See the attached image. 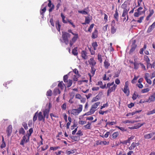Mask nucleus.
Masks as SVG:
<instances>
[{"mask_svg":"<svg viewBox=\"0 0 155 155\" xmlns=\"http://www.w3.org/2000/svg\"><path fill=\"white\" fill-rule=\"evenodd\" d=\"M48 6L50 8L48 11L49 12H51L54 8V5L52 4L51 0H48Z\"/></svg>","mask_w":155,"mask_h":155,"instance_id":"ddd939ff","label":"nucleus"},{"mask_svg":"<svg viewBox=\"0 0 155 155\" xmlns=\"http://www.w3.org/2000/svg\"><path fill=\"white\" fill-rule=\"evenodd\" d=\"M100 99V98H99L98 95L96 96L95 97L93 98V99L92 100V102H94L95 101H97Z\"/></svg>","mask_w":155,"mask_h":155,"instance_id":"58836bf2","label":"nucleus"},{"mask_svg":"<svg viewBox=\"0 0 155 155\" xmlns=\"http://www.w3.org/2000/svg\"><path fill=\"white\" fill-rule=\"evenodd\" d=\"M117 124V122H108L107 123V125H113Z\"/></svg>","mask_w":155,"mask_h":155,"instance_id":"de8ad7c7","label":"nucleus"},{"mask_svg":"<svg viewBox=\"0 0 155 155\" xmlns=\"http://www.w3.org/2000/svg\"><path fill=\"white\" fill-rule=\"evenodd\" d=\"M71 36V35L69 33L66 32H62V38L66 45L69 43L68 38H70Z\"/></svg>","mask_w":155,"mask_h":155,"instance_id":"20e7f679","label":"nucleus"},{"mask_svg":"<svg viewBox=\"0 0 155 155\" xmlns=\"http://www.w3.org/2000/svg\"><path fill=\"white\" fill-rule=\"evenodd\" d=\"M98 31L97 29H95L93 32L91 38H92L95 39L97 37Z\"/></svg>","mask_w":155,"mask_h":155,"instance_id":"6ab92c4d","label":"nucleus"},{"mask_svg":"<svg viewBox=\"0 0 155 155\" xmlns=\"http://www.w3.org/2000/svg\"><path fill=\"white\" fill-rule=\"evenodd\" d=\"M154 109L153 110H152L150 111H149L147 113V115H149L151 114H154Z\"/></svg>","mask_w":155,"mask_h":155,"instance_id":"680f3d73","label":"nucleus"},{"mask_svg":"<svg viewBox=\"0 0 155 155\" xmlns=\"http://www.w3.org/2000/svg\"><path fill=\"white\" fill-rule=\"evenodd\" d=\"M155 134V133L153 132L145 134L144 136V137L146 139H149L151 138Z\"/></svg>","mask_w":155,"mask_h":155,"instance_id":"dca6fc26","label":"nucleus"},{"mask_svg":"<svg viewBox=\"0 0 155 155\" xmlns=\"http://www.w3.org/2000/svg\"><path fill=\"white\" fill-rule=\"evenodd\" d=\"M46 6H45L43 9H41L40 11V13L41 15H42L43 17L44 15V13L45 12L46 10Z\"/></svg>","mask_w":155,"mask_h":155,"instance_id":"cd10ccee","label":"nucleus"},{"mask_svg":"<svg viewBox=\"0 0 155 155\" xmlns=\"http://www.w3.org/2000/svg\"><path fill=\"white\" fill-rule=\"evenodd\" d=\"M76 134L80 137L81 136H82L83 135V134L82 131L81 130H79L76 133Z\"/></svg>","mask_w":155,"mask_h":155,"instance_id":"e2e57ef3","label":"nucleus"},{"mask_svg":"<svg viewBox=\"0 0 155 155\" xmlns=\"http://www.w3.org/2000/svg\"><path fill=\"white\" fill-rule=\"evenodd\" d=\"M33 131V130L32 128H30L29 130V133H27V134H28V136H30L31 134L32 133Z\"/></svg>","mask_w":155,"mask_h":155,"instance_id":"774afa93","label":"nucleus"},{"mask_svg":"<svg viewBox=\"0 0 155 155\" xmlns=\"http://www.w3.org/2000/svg\"><path fill=\"white\" fill-rule=\"evenodd\" d=\"M19 132L20 134H24L25 133V131L23 128L21 127L19 129Z\"/></svg>","mask_w":155,"mask_h":155,"instance_id":"79ce46f5","label":"nucleus"},{"mask_svg":"<svg viewBox=\"0 0 155 155\" xmlns=\"http://www.w3.org/2000/svg\"><path fill=\"white\" fill-rule=\"evenodd\" d=\"M74 36L71 39L70 41L69 45L70 47H71L73 44L76 41L78 38V35L77 33H75L73 35Z\"/></svg>","mask_w":155,"mask_h":155,"instance_id":"6e6552de","label":"nucleus"},{"mask_svg":"<svg viewBox=\"0 0 155 155\" xmlns=\"http://www.w3.org/2000/svg\"><path fill=\"white\" fill-rule=\"evenodd\" d=\"M98 60L100 61V63L102 62V55L99 54H98Z\"/></svg>","mask_w":155,"mask_h":155,"instance_id":"3c124183","label":"nucleus"},{"mask_svg":"<svg viewBox=\"0 0 155 155\" xmlns=\"http://www.w3.org/2000/svg\"><path fill=\"white\" fill-rule=\"evenodd\" d=\"M127 4L125 3H124L123 4H122L121 6V8L124 9V10H127Z\"/></svg>","mask_w":155,"mask_h":155,"instance_id":"09e8293b","label":"nucleus"},{"mask_svg":"<svg viewBox=\"0 0 155 155\" xmlns=\"http://www.w3.org/2000/svg\"><path fill=\"white\" fill-rule=\"evenodd\" d=\"M66 82L67 83V87H69L71 86L73 81L72 80L69 79L67 82Z\"/></svg>","mask_w":155,"mask_h":155,"instance_id":"f704fd0d","label":"nucleus"},{"mask_svg":"<svg viewBox=\"0 0 155 155\" xmlns=\"http://www.w3.org/2000/svg\"><path fill=\"white\" fill-rule=\"evenodd\" d=\"M12 132V127L11 125H9L7 128L6 129V132L7 136L8 137H9Z\"/></svg>","mask_w":155,"mask_h":155,"instance_id":"4468645a","label":"nucleus"},{"mask_svg":"<svg viewBox=\"0 0 155 155\" xmlns=\"http://www.w3.org/2000/svg\"><path fill=\"white\" fill-rule=\"evenodd\" d=\"M82 105H79L77 109H74L71 110V114L77 116L82 111Z\"/></svg>","mask_w":155,"mask_h":155,"instance_id":"39448f33","label":"nucleus"},{"mask_svg":"<svg viewBox=\"0 0 155 155\" xmlns=\"http://www.w3.org/2000/svg\"><path fill=\"white\" fill-rule=\"evenodd\" d=\"M89 64L91 65V66L94 67L96 64V62L94 60L93 58H91L88 61Z\"/></svg>","mask_w":155,"mask_h":155,"instance_id":"a211bd4d","label":"nucleus"},{"mask_svg":"<svg viewBox=\"0 0 155 155\" xmlns=\"http://www.w3.org/2000/svg\"><path fill=\"white\" fill-rule=\"evenodd\" d=\"M114 18L115 19V20L117 21H118V17L119 15L118 14V12L117 9L115 11V12L114 15Z\"/></svg>","mask_w":155,"mask_h":155,"instance_id":"a878e982","label":"nucleus"},{"mask_svg":"<svg viewBox=\"0 0 155 155\" xmlns=\"http://www.w3.org/2000/svg\"><path fill=\"white\" fill-rule=\"evenodd\" d=\"M137 121H134V120H126L125 121H123V123L124 124H126L127 123H132L133 124L135 122H137Z\"/></svg>","mask_w":155,"mask_h":155,"instance_id":"7c9ffc66","label":"nucleus"},{"mask_svg":"<svg viewBox=\"0 0 155 155\" xmlns=\"http://www.w3.org/2000/svg\"><path fill=\"white\" fill-rule=\"evenodd\" d=\"M90 20L89 18H86L85 19V21L84 23H83L84 24H89L90 23Z\"/></svg>","mask_w":155,"mask_h":155,"instance_id":"8fccbe9b","label":"nucleus"},{"mask_svg":"<svg viewBox=\"0 0 155 155\" xmlns=\"http://www.w3.org/2000/svg\"><path fill=\"white\" fill-rule=\"evenodd\" d=\"M65 84L63 83V81L60 82L58 84V87H60L61 90H63Z\"/></svg>","mask_w":155,"mask_h":155,"instance_id":"bb28decb","label":"nucleus"},{"mask_svg":"<svg viewBox=\"0 0 155 155\" xmlns=\"http://www.w3.org/2000/svg\"><path fill=\"white\" fill-rule=\"evenodd\" d=\"M51 105L50 103H49L48 105L47 104L46 105L45 108L43 110V115L46 119H48L49 117V114L50 111Z\"/></svg>","mask_w":155,"mask_h":155,"instance_id":"7ed1b4c3","label":"nucleus"},{"mask_svg":"<svg viewBox=\"0 0 155 155\" xmlns=\"http://www.w3.org/2000/svg\"><path fill=\"white\" fill-rule=\"evenodd\" d=\"M77 47H75L72 50V54L75 56L77 55L78 54V52H77Z\"/></svg>","mask_w":155,"mask_h":155,"instance_id":"c85d7f7f","label":"nucleus"},{"mask_svg":"<svg viewBox=\"0 0 155 155\" xmlns=\"http://www.w3.org/2000/svg\"><path fill=\"white\" fill-rule=\"evenodd\" d=\"M149 11L150 13L148 15H150L151 17L154 13V10L153 9H150Z\"/></svg>","mask_w":155,"mask_h":155,"instance_id":"338daca9","label":"nucleus"},{"mask_svg":"<svg viewBox=\"0 0 155 155\" xmlns=\"http://www.w3.org/2000/svg\"><path fill=\"white\" fill-rule=\"evenodd\" d=\"M75 153L74 150H71L70 151L66 150L65 152L66 154L67 155H69L71 154L74 153Z\"/></svg>","mask_w":155,"mask_h":155,"instance_id":"e433bc0d","label":"nucleus"},{"mask_svg":"<svg viewBox=\"0 0 155 155\" xmlns=\"http://www.w3.org/2000/svg\"><path fill=\"white\" fill-rule=\"evenodd\" d=\"M100 102H97L95 103L94 104L92 105L90 110L93 113L96 110V109L100 104Z\"/></svg>","mask_w":155,"mask_h":155,"instance_id":"9d476101","label":"nucleus"},{"mask_svg":"<svg viewBox=\"0 0 155 155\" xmlns=\"http://www.w3.org/2000/svg\"><path fill=\"white\" fill-rule=\"evenodd\" d=\"M87 53L85 51H81V57L84 59H87Z\"/></svg>","mask_w":155,"mask_h":155,"instance_id":"4be33fe9","label":"nucleus"},{"mask_svg":"<svg viewBox=\"0 0 155 155\" xmlns=\"http://www.w3.org/2000/svg\"><path fill=\"white\" fill-rule=\"evenodd\" d=\"M129 10V9L128 10H123V14L122 15V17H125V16L127 15V18L126 21H127L128 20V17L127 15V13Z\"/></svg>","mask_w":155,"mask_h":155,"instance_id":"412c9836","label":"nucleus"},{"mask_svg":"<svg viewBox=\"0 0 155 155\" xmlns=\"http://www.w3.org/2000/svg\"><path fill=\"white\" fill-rule=\"evenodd\" d=\"M91 72L92 74V76L91 75V74H88V75L90 77V81H91V78L92 76H93L94 74L95 71H96V69L94 68V67L93 66H91Z\"/></svg>","mask_w":155,"mask_h":155,"instance_id":"f3484780","label":"nucleus"},{"mask_svg":"<svg viewBox=\"0 0 155 155\" xmlns=\"http://www.w3.org/2000/svg\"><path fill=\"white\" fill-rule=\"evenodd\" d=\"M61 93V91L58 88H55L53 91V94L54 96H56L58 94H60Z\"/></svg>","mask_w":155,"mask_h":155,"instance_id":"b1692460","label":"nucleus"},{"mask_svg":"<svg viewBox=\"0 0 155 155\" xmlns=\"http://www.w3.org/2000/svg\"><path fill=\"white\" fill-rule=\"evenodd\" d=\"M49 146L48 145L46 144L44 147H41V150L44 151L48 148Z\"/></svg>","mask_w":155,"mask_h":155,"instance_id":"49530a36","label":"nucleus"},{"mask_svg":"<svg viewBox=\"0 0 155 155\" xmlns=\"http://www.w3.org/2000/svg\"><path fill=\"white\" fill-rule=\"evenodd\" d=\"M119 134L118 132L114 133L112 135V138L113 139L116 138L119 135Z\"/></svg>","mask_w":155,"mask_h":155,"instance_id":"c9c22d12","label":"nucleus"},{"mask_svg":"<svg viewBox=\"0 0 155 155\" xmlns=\"http://www.w3.org/2000/svg\"><path fill=\"white\" fill-rule=\"evenodd\" d=\"M94 113L90 110V111L87 113H86L84 114L83 115V116H88L90 115H91L92 114H93Z\"/></svg>","mask_w":155,"mask_h":155,"instance_id":"5fc2aeb1","label":"nucleus"},{"mask_svg":"<svg viewBox=\"0 0 155 155\" xmlns=\"http://www.w3.org/2000/svg\"><path fill=\"white\" fill-rule=\"evenodd\" d=\"M143 9V8L141 7H139L136 10V12H135L134 14V16L135 17H138L140 15L142 14H144L146 10H143L141 11V10Z\"/></svg>","mask_w":155,"mask_h":155,"instance_id":"0eeeda50","label":"nucleus"},{"mask_svg":"<svg viewBox=\"0 0 155 155\" xmlns=\"http://www.w3.org/2000/svg\"><path fill=\"white\" fill-rule=\"evenodd\" d=\"M110 66V63L107 59L105 60L104 62V66L106 69H108Z\"/></svg>","mask_w":155,"mask_h":155,"instance_id":"aec40b11","label":"nucleus"},{"mask_svg":"<svg viewBox=\"0 0 155 155\" xmlns=\"http://www.w3.org/2000/svg\"><path fill=\"white\" fill-rule=\"evenodd\" d=\"M61 17L62 18V21L64 23H66L67 22L65 20V16L63 15L62 13H61Z\"/></svg>","mask_w":155,"mask_h":155,"instance_id":"c03bdc74","label":"nucleus"},{"mask_svg":"<svg viewBox=\"0 0 155 155\" xmlns=\"http://www.w3.org/2000/svg\"><path fill=\"white\" fill-rule=\"evenodd\" d=\"M52 94V91L51 90H49L47 92L46 95L48 96H51Z\"/></svg>","mask_w":155,"mask_h":155,"instance_id":"a19ab883","label":"nucleus"},{"mask_svg":"<svg viewBox=\"0 0 155 155\" xmlns=\"http://www.w3.org/2000/svg\"><path fill=\"white\" fill-rule=\"evenodd\" d=\"M136 147L135 145V143L133 142L132 143L130 147L129 148V150H133L134 148Z\"/></svg>","mask_w":155,"mask_h":155,"instance_id":"ea45409f","label":"nucleus"},{"mask_svg":"<svg viewBox=\"0 0 155 155\" xmlns=\"http://www.w3.org/2000/svg\"><path fill=\"white\" fill-rule=\"evenodd\" d=\"M67 104L64 103L61 106V107L63 110H65L66 109Z\"/></svg>","mask_w":155,"mask_h":155,"instance_id":"603ef678","label":"nucleus"},{"mask_svg":"<svg viewBox=\"0 0 155 155\" xmlns=\"http://www.w3.org/2000/svg\"><path fill=\"white\" fill-rule=\"evenodd\" d=\"M150 90V89L149 88H147L146 89H142L141 90V92L143 93H147L149 92Z\"/></svg>","mask_w":155,"mask_h":155,"instance_id":"a18cd8bd","label":"nucleus"},{"mask_svg":"<svg viewBox=\"0 0 155 155\" xmlns=\"http://www.w3.org/2000/svg\"><path fill=\"white\" fill-rule=\"evenodd\" d=\"M155 100V92H154L149 97V98L146 101L147 102L150 103L153 102Z\"/></svg>","mask_w":155,"mask_h":155,"instance_id":"f8f14e48","label":"nucleus"},{"mask_svg":"<svg viewBox=\"0 0 155 155\" xmlns=\"http://www.w3.org/2000/svg\"><path fill=\"white\" fill-rule=\"evenodd\" d=\"M94 24H91L90 26L88 28V31L91 32L92 31V29L94 26Z\"/></svg>","mask_w":155,"mask_h":155,"instance_id":"37998d69","label":"nucleus"},{"mask_svg":"<svg viewBox=\"0 0 155 155\" xmlns=\"http://www.w3.org/2000/svg\"><path fill=\"white\" fill-rule=\"evenodd\" d=\"M147 45L146 44H144L143 46V47L141 48L139 51V53L141 54H143V51L146 48H147Z\"/></svg>","mask_w":155,"mask_h":155,"instance_id":"c756f323","label":"nucleus"},{"mask_svg":"<svg viewBox=\"0 0 155 155\" xmlns=\"http://www.w3.org/2000/svg\"><path fill=\"white\" fill-rule=\"evenodd\" d=\"M123 91L125 94H127V95L128 96L129 94V87H124Z\"/></svg>","mask_w":155,"mask_h":155,"instance_id":"393cba45","label":"nucleus"},{"mask_svg":"<svg viewBox=\"0 0 155 155\" xmlns=\"http://www.w3.org/2000/svg\"><path fill=\"white\" fill-rule=\"evenodd\" d=\"M30 137L28 134H26L24 136L21 140L20 143V144L22 145L23 147H24V143H27L29 142Z\"/></svg>","mask_w":155,"mask_h":155,"instance_id":"423d86ee","label":"nucleus"},{"mask_svg":"<svg viewBox=\"0 0 155 155\" xmlns=\"http://www.w3.org/2000/svg\"><path fill=\"white\" fill-rule=\"evenodd\" d=\"M136 42V40H134L131 46V48L129 51V53L131 54L135 50L137 45L135 44Z\"/></svg>","mask_w":155,"mask_h":155,"instance_id":"9b49d317","label":"nucleus"},{"mask_svg":"<svg viewBox=\"0 0 155 155\" xmlns=\"http://www.w3.org/2000/svg\"><path fill=\"white\" fill-rule=\"evenodd\" d=\"M117 86V85L114 84V81L111 83H107L106 88H108V89L107 91V96H109L111 93L114 91Z\"/></svg>","mask_w":155,"mask_h":155,"instance_id":"f257e3e1","label":"nucleus"},{"mask_svg":"<svg viewBox=\"0 0 155 155\" xmlns=\"http://www.w3.org/2000/svg\"><path fill=\"white\" fill-rule=\"evenodd\" d=\"M56 26L57 28V30L59 31H60V28L61 26V25H60L59 24V21H57L56 22Z\"/></svg>","mask_w":155,"mask_h":155,"instance_id":"72a5a7b5","label":"nucleus"},{"mask_svg":"<svg viewBox=\"0 0 155 155\" xmlns=\"http://www.w3.org/2000/svg\"><path fill=\"white\" fill-rule=\"evenodd\" d=\"M92 46L93 47L94 49V50H96L97 47L98 46L97 42L96 41H95L92 43Z\"/></svg>","mask_w":155,"mask_h":155,"instance_id":"473e14b6","label":"nucleus"},{"mask_svg":"<svg viewBox=\"0 0 155 155\" xmlns=\"http://www.w3.org/2000/svg\"><path fill=\"white\" fill-rule=\"evenodd\" d=\"M116 127L118 128L122 131H127V130L125 129V128L123 127H120L118 126H116Z\"/></svg>","mask_w":155,"mask_h":155,"instance_id":"6e6d98bb","label":"nucleus"},{"mask_svg":"<svg viewBox=\"0 0 155 155\" xmlns=\"http://www.w3.org/2000/svg\"><path fill=\"white\" fill-rule=\"evenodd\" d=\"M143 0H137V5L135 7V8L138 7H140V6L141 3L142 2Z\"/></svg>","mask_w":155,"mask_h":155,"instance_id":"864d4df0","label":"nucleus"},{"mask_svg":"<svg viewBox=\"0 0 155 155\" xmlns=\"http://www.w3.org/2000/svg\"><path fill=\"white\" fill-rule=\"evenodd\" d=\"M144 18V16H141L140 17L139 19L137 21V22L138 23H141L142 21L143 20V19Z\"/></svg>","mask_w":155,"mask_h":155,"instance_id":"13d9d810","label":"nucleus"},{"mask_svg":"<svg viewBox=\"0 0 155 155\" xmlns=\"http://www.w3.org/2000/svg\"><path fill=\"white\" fill-rule=\"evenodd\" d=\"M111 32L112 34H114L115 33L117 30V27L116 26V24L114 20L112 21L111 24Z\"/></svg>","mask_w":155,"mask_h":155,"instance_id":"1a4fd4ad","label":"nucleus"},{"mask_svg":"<svg viewBox=\"0 0 155 155\" xmlns=\"http://www.w3.org/2000/svg\"><path fill=\"white\" fill-rule=\"evenodd\" d=\"M68 78V76L67 75H64L63 77V81L64 82H67Z\"/></svg>","mask_w":155,"mask_h":155,"instance_id":"4d7b16f0","label":"nucleus"},{"mask_svg":"<svg viewBox=\"0 0 155 155\" xmlns=\"http://www.w3.org/2000/svg\"><path fill=\"white\" fill-rule=\"evenodd\" d=\"M71 139L75 141H78L80 139L79 136H73L71 137Z\"/></svg>","mask_w":155,"mask_h":155,"instance_id":"2f4dec72","label":"nucleus"},{"mask_svg":"<svg viewBox=\"0 0 155 155\" xmlns=\"http://www.w3.org/2000/svg\"><path fill=\"white\" fill-rule=\"evenodd\" d=\"M109 143V142H107L105 141H99L97 140L96 142V145H108Z\"/></svg>","mask_w":155,"mask_h":155,"instance_id":"2eb2a0df","label":"nucleus"},{"mask_svg":"<svg viewBox=\"0 0 155 155\" xmlns=\"http://www.w3.org/2000/svg\"><path fill=\"white\" fill-rule=\"evenodd\" d=\"M145 124V123H139L137 124L136 125L137 126V127L138 129L143 126L144 124Z\"/></svg>","mask_w":155,"mask_h":155,"instance_id":"69168bd1","label":"nucleus"},{"mask_svg":"<svg viewBox=\"0 0 155 155\" xmlns=\"http://www.w3.org/2000/svg\"><path fill=\"white\" fill-rule=\"evenodd\" d=\"M144 60L146 62H150V59L147 56H144Z\"/></svg>","mask_w":155,"mask_h":155,"instance_id":"052dcab7","label":"nucleus"},{"mask_svg":"<svg viewBox=\"0 0 155 155\" xmlns=\"http://www.w3.org/2000/svg\"><path fill=\"white\" fill-rule=\"evenodd\" d=\"M131 63H133L134 65V68L135 70H137L139 67V66L140 65V63H138L137 62H131Z\"/></svg>","mask_w":155,"mask_h":155,"instance_id":"5701e85b","label":"nucleus"},{"mask_svg":"<svg viewBox=\"0 0 155 155\" xmlns=\"http://www.w3.org/2000/svg\"><path fill=\"white\" fill-rule=\"evenodd\" d=\"M60 147L59 146L56 147H51L49 149V151L51 150H53L54 151L56 150H57L60 149Z\"/></svg>","mask_w":155,"mask_h":155,"instance_id":"4c0bfd02","label":"nucleus"},{"mask_svg":"<svg viewBox=\"0 0 155 155\" xmlns=\"http://www.w3.org/2000/svg\"><path fill=\"white\" fill-rule=\"evenodd\" d=\"M138 78V77H136L135 76H134V77L133 78V79L132 80L131 82L133 84H134L135 83V81H136Z\"/></svg>","mask_w":155,"mask_h":155,"instance_id":"0e129e2a","label":"nucleus"},{"mask_svg":"<svg viewBox=\"0 0 155 155\" xmlns=\"http://www.w3.org/2000/svg\"><path fill=\"white\" fill-rule=\"evenodd\" d=\"M138 97V95L137 94H135V93H134L133 95L132 98L133 100H135L137 99Z\"/></svg>","mask_w":155,"mask_h":155,"instance_id":"bf43d9fd","label":"nucleus"},{"mask_svg":"<svg viewBox=\"0 0 155 155\" xmlns=\"http://www.w3.org/2000/svg\"><path fill=\"white\" fill-rule=\"evenodd\" d=\"M38 116V120L39 121L43 120V122L45 121V117L44 115H43L42 112H40L38 113V112L37 111L35 113L33 117V122H35L37 120Z\"/></svg>","mask_w":155,"mask_h":155,"instance_id":"f03ea898","label":"nucleus"}]
</instances>
